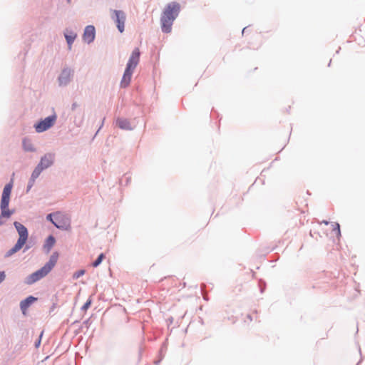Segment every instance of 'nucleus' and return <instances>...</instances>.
I'll use <instances>...</instances> for the list:
<instances>
[{"label":"nucleus","instance_id":"1","mask_svg":"<svg viewBox=\"0 0 365 365\" xmlns=\"http://www.w3.org/2000/svg\"><path fill=\"white\" fill-rule=\"evenodd\" d=\"M180 10L181 6L177 1L170 2L165 6L160 20L163 33L169 34L171 32L173 22L178 16Z\"/></svg>","mask_w":365,"mask_h":365},{"label":"nucleus","instance_id":"2","mask_svg":"<svg viewBox=\"0 0 365 365\" xmlns=\"http://www.w3.org/2000/svg\"><path fill=\"white\" fill-rule=\"evenodd\" d=\"M59 254L58 252H53L50 256L49 259L43 267L31 274L28 275L24 282L26 284L31 285L46 277L55 267L57 263Z\"/></svg>","mask_w":365,"mask_h":365},{"label":"nucleus","instance_id":"3","mask_svg":"<svg viewBox=\"0 0 365 365\" xmlns=\"http://www.w3.org/2000/svg\"><path fill=\"white\" fill-rule=\"evenodd\" d=\"M56 120L57 115L55 112H53L51 115L44 118H41L36 121L34 125V128L36 133H43L52 128L54 125Z\"/></svg>","mask_w":365,"mask_h":365},{"label":"nucleus","instance_id":"4","mask_svg":"<svg viewBox=\"0 0 365 365\" xmlns=\"http://www.w3.org/2000/svg\"><path fill=\"white\" fill-rule=\"evenodd\" d=\"M111 19L115 23L118 31L123 33L125 31L126 14L122 10L111 9Z\"/></svg>","mask_w":365,"mask_h":365},{"label":"nucleus","instance_id":"5","mask_svg":"<svg viewBox=\"0 0 365 365\" xmlns=\"http://www.w3.org/2000/svg\"><path fill=\"white\" fill-rule=\"evenodd\" d=\"M14 187V180L11 178L9 182H7L3 189L1 196V206H4L6 208H9V202L11 200V191Z\"/></svg>","mask_w":365,"mask_h":365},{"label":"nucleus","instance_id":"6","mask_svg":"<svg viewBox=\"0 0 365 365\" xmlns=\"http://www.w3.org/2000/svg\"><path fill=\"white\" fill-rule=\"evenodd\" d=\"M53 222V226L58 230L68 231L71 230V220L65 215L57 212V215Z\"/></svg>","mask_w":365,"mask_h":365},{"label":"nucleus","instance_id":"7","mask_svg":"<svg viewBox=\"0 0 365 365\" xmlns=\"http://www.w3.org/2000/svg\"><path fill=\"white\" fill-rule=\"evenodd\" d=\"M56 155L54 153H46L41 157L37 165L45 170L51 167L55 163Z\"/></svg>","mask_w":365,"mask_h":365},{"label":"nucleus","instance_id":"8","mask_svg":"<svg viewBox=\"0 0 365 365\" xmlns=\"http://www.w3.org/2000/svg\"><path fill=\"white\" fill-rule=\"evenodd\" d=\"M73 71L71 68L68 67L63 68L57 78L58 86L61 87H64L68 85L71 81V76H73Z\"/></svg>","mask_w":365,"mask_h":365},{"label":"nucleus","instance_id":"9","mask_svg":"<svg viewBox=\"0 0 365 365\" xmlns=\"http://www.w3.org/2000/svg\"><path fill=\"white\" fill-rule=\"evenodd\" d=\"M14 226L19 234L17 240L26 244L29 239V230L27 227L18 221L14 222Z\"/></svg>","mask_w":365,"mask_h":365},{"label":"nucleus","instance_id":"10","mask_svg":"<svg viewBox=\"0 0 365 365\" xmlns=\"http://www.w3.org/2000/svg\"><path fill=\"white\" fill-rule=\"evenodd\" d=\"M96 34L95 26L93 25H88L83 30L82 38L85 43L90 44L94 41Z\"/></svg>","mask_w":365,"mask_h":365},{"label":"nucleus","instance_id":"11","mask_svg":"<svg viewBox=\"0 0 365 365\" xmlns=\"http://www.w3.org/2000/svg\"><path fill=\"white\" fill-rule=\"evenodd\" d=\"M140 52L139 48H135L133 50V51L129 57V59L126 63L125 68H130V69L134 71L140 61Z\"/></svg>","mask_w":365,"mask_h":365},{"label":"nucleus","instance_id":"12","mask_svg":"<svg viewBox=\"0 0 365 365\" xmlns=\"http://www.w3.org/2000/svg\"><path fill=\"white\" fill-rule=\"evenodd\" d=\"M37 300V297L33 295H29L28 297H26L25 299H22L20 302L19 307L21 313L24 316H26L27 314V311L29 308Z\"/></svg>","mask_w":365,"mask_h":365},{"label":"nucleus","instance_id":"13","mask_svg":"<svg viewBox=\"0 0 365 365\" xmlns=\"http://www.w3.org/2000/svg\"><path fill=\"white\" fill-rule=\"evenodd\" d=\"M133 71H133L130 68H125L122 79L120 83V88H127L130 85Z\"/></svg>","mask_w":365,"mask_h":365},{"label":"nucleus","instance_id":"14","mask_svg":"<svg viewBox=\"0 0 365 365\" xmlns=\"http://www.w3.org/2000/svg\"><path fill=\"white\" fill-rule=\"evenodd\" d=\"M65 39L66 41L68 48L69 50L71 49L72 45L77 38V34L73 30L66 28L63 32Z\"/></svg>","mask_w":365,"mask_h":365},{"label":"nucleus","instance_id":"15","mask_svg":"<svg viewBox=\"0 0 365 365\" xmlns=\"http://www.w3.org/2000/svg\"><path fill=\"white\" fill-rule=\"evenodd\" d=\"M116 125L121 130H133V127L131 126L130 121L127 118H117L115 120Z\"/></svg>","mask_w":365,"mask_h":365},{"label":"nucleus","instance_id":"16","mask_svg":"<svg viewBox=\"0 0 365 365\" xmlns=\"http://www.w3.org/2000/svg\"><path fill=\"white\" fill-rule=\"evenodd\" d=\"M0 210H1V213H0V226H1L4 224V221L2 220V218H6V219L10 218L11 217V215L14 214L15 210H14V209L10 210L9 208H6V207H5L4 206H1V205H0Z\"/></svg>","mask_w":365,"mask_h":365},{"label":"nucleus","instance_id":"17","mask_svg":"<svg viewBox=\"0 0 365 365\" xmlns=\"http://www.w3.org/2000/svg\"><path fill=\"white\" fill-rule=\"evenodd\" d=\"M56 242V240L53 235H49L46 238L43 245V249L45 250L46 252L48 253L51 250V249L54 246Z\"/></svg>","mask_w":365,"mask_h":365},{"label":"nucleus","instance_id":"18","mask_svg":"<svg viewBox=\"0 0 365 365\" xmlns=\"http://www.w3.org/2000/svg\"><path fill=\"white\" fill-rule=\"evenodd\" d=\"M24 245L25 244L17 240L14 245L5 253L4 257L8 258L11 257L13 255L21 250V249L24 247Z\"/></svg>","mask_w":365,"mask_h":365},{"label":"nucleus","instance_id":"19","mask_svg":"<svg viewBox=\"0 0 365 365\" xmlns=\"http://www.w3.org/2000/svg\"><path fill=\"white\" fill-rule=\"evenodd\" d=\"M22 148L26 152L34 153L36 152V148L34 146L31 140L28 138H24L22 139Z\"/></svg>","mask_w":365,"mask_h":365},{"label":"nucleus","instance_id":"20","mask_svg":"<svg viewBox=\"0 0 365 365\" xmlns=\"http://www.w3.org/2000/svg\"><path fill=\"white\" fill-rule=\"evenodd\" d=\"M106 255L104 253H101L98 255V256L96 257V259L92 262V266L93 267H98L103 262V260L105 259Z\"/></svg>","mask_w":365,"mask_h":365},{"label":"nucleus","instance_id":"21","mask_svg":"<svg viewBox=\"0 0 365 365\" xmlns=\"http://www.w3.org/2000/svg\"><path fill=\"white\" fill-rule=\"evenodd\" d=\"M43 170L40 168L37 165L35 167V168L34 169L33 172L31 173V178H32V180H36L39 175H41V173L43 172Z\"/></svg>","mask_w":365,"mask_h":365},{"label":"nucleus","instance_id":"22","mask_svg":"<svg viewBox=\"0 0 365 365\" xmlns=\"http://www.w3.org/2000/svg\"><path fill=\"white\" fill-rule=\"evenodd\" d=\"M43 170L40 168L37 165L35 167V168L34 169L33 172L31 173V178H32V180H36L39 175H41V173L43 172Z\"/></svg>","mask_w":365,"mask_h":365},{"label":"nucleus","instance_id":"23","mask_svg":"<svg viewBox=\"0 0 365 365\" xmlns=\"http://www.w3.org/2000/svg\"><path fill=\"white\" fill-rule=\"evenodd\" d=\"M56 215L57 212L48 213L46 216V220L53 225V222H55L54 220L56 219Z\"/></svg>","mask_w":365,"mask_h":365},{"label":"nucleus","instance_id":"24","mask_svg":"<svg viewBox=\"0 0 365 365\" xmlns=\"http://www.w3.org/2000/svg\"><path fill=\"white\" fill-rule=\"evenodd\" d=\"M332 231L335 232L337 237H341L340 225L338 222H334Z\"/></svg>","mask_w":365,"mask_h":365},{"label":"nucleus","instance_id":"25","mask_svg":"<svg viewBox=\"0 0 365 365\" xmlns=\"http://www.w3.org/2000/svg\"><path fill=\"white\" fill-rule=\"evenodd\" d=\"M92 304V299L91 297H89L86 302L83 304V305L81 307V309L83 312L87 311L91 306Z\"/></svg>","mask_w":365,"mask_h":365},{"label":"nucleus","instance_id":"26","mask_svg":"<svg viewBox=\"0 0 365 365\" xmlns=\"http://www.w3.org/2000/svg\"><path fill=\"white\" fill-rule=\"evenodd\" d=\"M85 272L86 271L83 269H78L73 274V278L75 279H78L79 277L83 276L85 274Z\"/></svg>","mask_w":365,"mask_h":365},{"label":"nucleus","instance_id":"27","mask_svg":"<svg viewBox=\"0 0 365 365\" xmlns=\"http://www.w3.org/2000/svg\"><path fill=\"white\" fill-rule=\"evenodd\" d=\"M43 335V331H41L38 339L34 342L35 348L38 349L41 346Z\"/></svg>","mask_w":365,"mask_h":365},{"label":"nucleus","instance_id":"28","mask_svg":"<svg viewBox=\"0 0 365 365\" xmlns=\"http://www.w3.org/2000/svg\"><path fill=\"white\" fill-rule=\"evenodd\" d=\"M35 180H32V178H29L26 190V193H28L31 190V189L32 188L35 183Z\"/></svg>","mask_w":365,"mask_h":365},{"label":"nucleus","instance_id":"29","mask_svg":"<svg viewBox=\"0 0 365 365\" xmlns=\"http://www.w3.org/2000/svg\"><path fill=\"white\" fill-rule=\"evenodd\" d=\"M83 117H84L83 113L82 118L79 120H78L77 116H75L74 123L76 126L80 127L81 125L83 120Z\"/></svg>","mask_w":365,"mask_h":365},{"label":"nucleus","instance_id":"30","mask_svg":"<svg viewBox=\"0 0 365 365\" xmlns=\"http://www.w3.org/2000/svg\"><path fill=\"white\" fill-rule=\"evenodd\" d=\"M130 177H125L124 178H121L120 180V185H123V182H125L124 185H127L130 182Z\"/></svg>","mask_w":365,"mask_h":365},{"label":"nucleus","instance_id":"31","mask_svg":"<svg viewBox=\"0 0 365 365\" xmlns=\"http://www.w3.org/2000/svg\"><path fill=\"white\" fill-rule=\"evenodd\" d=\"M167 349V345H166V342H164L163 344H162V346L159 351V355L160 356H164V351H165Z\"/></svg>","mask_w":365,"mask_h":365},{"label":"nucleus","instance_id":"32","mask_svg":"<svg viewBox=\"0 0 365 365\" xmlns=\"http://www.w3.org/2000/svg\"><path fill=\"white\" fill-rule=\"evenodd\" d=\"M259 286L260 292L263 293L265 290V287H266L265 282L263 281H259Z\"/></svg>","mask_w":365,"mask_h":365},{"label":"nucleus","instance_id":"33","mask_svg":"<svg viewBox=\"0 0 365 365\" xmlns=\"http://www.w3.org/2000/svg\"><path fill=\"white\" fill-rule=\"evenodd\" d=\"M33 246V245L31 243V242H29L28 243L26 242L25 245H24V250L23 252H26L27 250H29L30 248H31Z\"/></svg>","mask_w":365,"mask_h":365},{"label":"nucleus","instance_id":"34","mask_svg":"<svg viewBox=\"0 0 365 365\" xmlns=\"http://www.w3.org/2000/svg\"><path fill=\"white\" fill-rule=\"evenodd\" d=\"M6 277L5 271H0V284L5 280Z\"/></svg>","mask_w":365,"mask_h":365},{"label":"nucleus","instance_id":"35","mask_svg":"<svg viewBox=\"0 0 365 365\" xmlns=\"http://www.w3.org/2000/svg\"><path fill=\"white\" fill-rule=\"evenodd\" d=\"M52 301H53V304H52V306L50 307V309H49V313L50 314L53 312L54 310L56 309V308L57 307V303L53 301V299H52Z\"/></svg>","mask_w":365,"mask_h":365},{"label":"nucleus","instance_id":"36","mask_svg":"<svg viewBox=\"0 0 365 365\" xmlns=\"http://www.w3.org/2000/svg\"><path fill=\"white\" fill-rule=\"evenodd\" d=\"M91 319L90 318L86 319L84 322H83V325H85L87 328L89 327V326L91 325Z\"/></svg>","mask_w":365,"mask_h":365},{"label":"nucleus","instance_id":"37","mask_svg":"<svg viewBox=\"0 0 365 365\" xmlns=\"http://www.w3.org/2000/svg\"><path fill=\"white\" fill-rule=\"evenodd\" d=\"M79 106V105L76 102H73L71 105V110L74 111Z\"/></svg>","mask_w":365,"mask_h":365},{"label":"nucleus","instance_id":"38","mask_svg":"<svg viewBox=\"0 0 365 365\" xmlns=\"http://www.w3.org/2000/svg\"><path fill=\"white\" fill-rule=\"evenodd\" d=\"M163 356H160L158 360L155 361V362H154L155 364L158 365L160 363V361L163 360Z\"/></svg>","mask_w":365,"mask_h":365},{"label":"nucleus","instance_id":"39","mask_svg":"<svg viewBox=\"0 0 365 365\" xmlns=\"http://www.w3.org/2000/svg\"><path fill=\"white\" fill-rule=\"evenodd\" d=\"M103 120L102 121V123H101V126L99 127L98 130H97V132L96 133L95 136L98 134V133L99 130L103 127Z\"/></svg>","mask_w":365,"mask_h":365},{"label":"nucleus","instance_id":"40","mask_svg":"<svg viewBox=\"0 0 365 365\" xmlns=\"http://www.w3.org/2000/svg\"><path fill=\"white\" fill-rule=\"evenodd\" d=\"M322 223H324V225H329V222L328 220H324L322 221Z\"/></svg>","mask_w":365,"mask_h":365},{"label":"nucleus","instance_id":"41","mask_svg":"<svg viewBox=\"0 0 365 365\" xmlns=\"http://www.w3.org/2000/svg\"><path fill=\"white\" fill-rule=\"evenodd\" d=\"M247 318L252 321V315L251 314H247Z\"/></svg>","mask_w":365,"mask_h":365},{"label":"nucleus","instance_id":"42","mask_svg":"<svg viewBox=\"0 0 365 365\" xmlns=\"http://www.w3.org/2000/svg\"><path fill=\"white\" fill-rule=\"evenodd\" d=\"M247 29V27H245L242 31V34H243L244 33H245V30Z\"/></svg>","mask_w":365,"mask_h":365},{"label":"nucleus","instance_id":"43","mask_svg":"<svg viewBox=\"0 0 365 365\" xmlns=\"http://www.w3.org/2000/svg\"><path fill=\"white\" fill-rule=\"evenodd\" d=\"M362 361V357L361 356V359L359 361V362L356 364V365H359V364Z\"/></svg>","mask_w":365,"mask_h":365},{"label":"nucleus","instance_id":"44","mask_svg":"<svg viewBox=\"0 0 365 365\" xmlns=\"http://www.w3.org/2000/svg\"><path fill=\"white\" fill-rule=\"evenodd\" d=\"M362 361V357L361 356V359L359 361V362L356 364V365H359V364Z\"/></svg>","mask_w":365,"mask_h":365},{"label":"nucleus","instance_id":"45","mask_svg":"<svg viewBox=\"0 0 365 365\" xmlns=\"http://www.w3.org/2000/svg\"><path fill=\"white\" fill-rule=\"evenodd\" d=\"M331 63V60H330L329 62V64H328L329 66H330Z\"/></svg>","mask_w":365,"mask_h":365},{"label":"nucleus","instance_id":"46","mask_svg":"<svg viewBox=\"0 0 365 365\" xmlns=\"http://www.w3.org/2000/svg\"><path fill=\"white\" fill-rule=\"evenodd\" d=\"M78 322H79V321H78V320H76V321L73 322V324H76V323H78Z\"/></svg>","mask_w":365,"mask_h":365},{"label":"nucleus","instance_id":"47","mask_svg":"<svg viewBox=\"0 0 365 365\" xmlns=\"http://www.w3.org/2000/svg\"><path fill=\"white\" fill-rule=\"evenodd\" d=\"M169 322H173V318L172 317L169 319Z\"/></svg>","mask_w":365,"mask_h":365},{"label":"nucleus","instance_id":"48","mask_svg":"<svg viewBox=\"0 0 365 365\" xmlns=\"http://www.w3.org/2000/svg\"><path fill=\"white\" fill-rule=\"evenodd\" d=\"M169 322H173V318L172 317L169 319Z\"/></svg>","mask_w":365,"mask_h":365},{"label":"nucleus","instance_id":"49","mask_svg":"<svg viewBox=\"0 0 365 365\" xmlns=\"http://www.w3.org/2000/svg\"><path fill=\"white\" fill-rule=\"evenodd\" d=\"M359 351L360 354L361 355L360 347L359 348Z\"/></svg>","mask_w":365,"mask_h":365},{"label":"nucleus","instance_id":"50","mask_svg":"<svg viewBox=\"0 0 365 365\" xmlns=\"http://www.w3.org/2000/svg\"><path fill=\"white\" fill-rule=\"evenodd\" d=\"M66 1H67L68 3H70V2L71 1V0H66Z\"/></svg>","mask_w":365,"mask_h":365}]
</instances>
